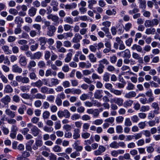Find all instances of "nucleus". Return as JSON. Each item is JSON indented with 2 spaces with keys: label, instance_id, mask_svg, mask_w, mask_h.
<instances>
[{
  "label": "nucleus",
  "instance_id": "23",
  "mask_svg": "<svg viewBox=\"0 0 160 160\" xmlns=\"http://www.w3.org/2000/svg\"><path fill=\"white\" fill-rule=\"evenodd\" d=\"M51 83L49 85V87H52L54 86H56L59 84L58 80L56 78H52L51 79Z\"/></svg>",
  "mask_w": 160,
  "mask_h": 160
},
{
  "label": "nucleus",
  "instance_id": "51",
  "mask_svg": "<svg viewBox=\"0 0 160 160\" xmlns=\"http://www.w3.org/2000/svg\"><path fill=\"white\" fill-rule=\"evenodd\" d=\"M103 122V120L102 119H97L92 122V123L95 125H98L102 124Z\"/></svg>",
  "mask_w": 160,
  "mask_h": 160
},
{
  "label": "nucleus",
  "instance_id": "32",
  "mask_svg": "<svg viewBox=\"0 0 160 160\" xmlns=\"http://www.w3.org/2000/svg\"><path fill=\"white\" fill-rule=\"evenodd\" d=\"M36 63L35 61L34 60H31L29 62L27 66V68L29 70H30L32 68V67H35L36 66Z\"/></svg>",
  "mask_w": 160,
  "mask_h": 160
},
{
  "label": "nucleus",
  "instance_id": "41",
  "mask_svg": "<svg viewBox=\"0 0 160 160\" xmlns=\"http://www.w3.org/2000/svg\"><path fill=\"white\" fill-rule=\"evenodd\" d=\"M144 25L146 27H152L151 20H146L145 22Z\"/></svg>",
  "mask_w": 160,
  "mask_h": 160
},
{
  "label": "nucleus",
  "instance_id": "1",
  "mask_svg": "<svg viewBox=\"0 0 160 160\" xmlns=\"http://www.w3.org/2000/svg\"><path fill=\"white\" fill-rule=\"evenodd\" d=\"M57 115L59 118H62L64 117L66 118H68L70 117V114L68 110L65 109L63 111H58L57 113Z\"/></svg>",
  "mask_w": 160,
  "mask_h": 160
},
{
  "label": "nucleus",
  "instance_id": "40",
  "mask_svg": "<svg viewBox=\"0 0 160 160\" xmlns=\"http://www.w3.org/2000/svg\"><path fill=\"white\" fill-rule=\"evenodd\" d=\"M112 86L111 84V92L113 93L114 94L117 95H121L122 91L117 90H114L113 89H111Z\"/></svg>",
  "mask_w": 160,
  "mask_h": 160
},
{
  "label": "nucleus",
  "instance_id": "37",
  "mask_svg": "<svg viewBox=\"0 0 160 160\" xmlns=\"http://www.w3.org/2000/svg\"><path fill=\"white\" fill-rule=\"evenodd\" d=\"M80 117L81 116L79 114L77 113H74L71 116V118L73 121H75L79 119Z\"/></svg>",
  "mask_w": 160,
  "mask_h": 160
},
{
  "label": "nucleus",
  "instance_id": "50",
  "mask_svg": "<svg viewBox=\"0 0 160 160\" xmlns=\"http://www.w3.org/2000/svg\"><path fill=\"white\" fill-rule=\"evenodd\" d=\"M139 11V10L137 8L134 7L132 10L129 11L128 13L130 15H132L133 14L137 13Z\"/></svg>",
  "mask_w": 160,
  "mask_h": 160
},
{
  "label": "nucleus",
  "instance_id": "30",
  "mask_svg": "<svg viewBox=\"0 0 160 160\" xmlns=\"http://www.w3.org/2000/svg\"><path fill=\"white\" fill-rule=\"evenodd\" d=\"M34 97H33L34 98H36L37 99H45L46 98L45 95H43L40 93H37L34 95Z\"/></svg>",
  "mask_w": 160,
  "mask_h": 160
},
{
  "label": "nucleus",
  "instance_id": "48",
  "mask_svg": "<svg viewBox=\"0 0 160 160\" xmlns=\"http://www.w3.org/2000/svg\"><path fill=\"white\" fill-rule=\"evenodd\" d=\"M38 65L40 68H44L46 66L45 63L43 61H40L38 63Z\"/></svg>",
  "mask_w": 160,
  "mask_h": 160
},
{
  "label": "nucleus",
  "instance_id": "55",
  "mask_svg": "<svg viewBox=\"0 0 160 160\" xmlns=\"http://www.w3.org/2000/svg\"><path fill=\"white\" fill-rule=\"evenodd\" d=\"M124 124L126 126H130L132 125V123L129 118H127L125 119Z\"/></svg>",
  "mask_w": 160,
  "mask_h": 160
},
{
  "label": "nucleus",
  "instance_id": "34",
  "mask_svg": "<svg viewBox=\"0 0 160 160\" xmlns=\"http://www.w3.org/2000/svg\"><path fill=\"white\" fill-rule=\"evenodd\" d=\"M105 123L103 124V128L105 129L108 127L110 125V118H109L104 120Z\"/></svg>",
  "mask_w": 160,
  "mask_h": 160
},
{
  "label": "nucleus",
  "instance_id": "28",
  "mask_svg": "<svg viewBox=\"0 0 160 160\" xmlns=\"http://www.w3.org/2000/svg\"><path fill=\"white\" fill-rule=\"evenodd\" d=\"M132 50H135L136 49L137 51L138 52H141L142 50V49L141 47L136 44H134L131 48Z\"/></svg>",
  "mask_w": 160,
  "mask_h": 160
},
{
  "label": "nucleus",
  "instance_id": "24",
  "mask_svg": "<svg viewBox=\"0 0 160 160\" xmlns=\"http://www.w3.org/2000/svg\"><path fill=\"white\" fill-rule=\"evenodd\" d=\"M13 91V89L9 85H7L4 88V92L6 93H11Z\"/></svg>",
  "mask_w": 160,
  "mask_h": 160
},
{
  "label": "nucleus",
  "instance_id": "5",
  "mask_svg": "<svg viewBox=\"0 0 160 160\" xmlns=\"http://www.w3.org/2000/svg\"><path fill=\"white\" fill-rule=\"evenodd\" d=\"M47 18L48 19H51L54 22L59 23V17L58 16L55 15H52V14H50L48 15L47 16Z\"/></svg>",
  "mask_w": 160,
  "mask_h": 160
},
{
  "label": "nucleus",
  "instance_id": "36",
  "mask_svg": "<svg viewBox=\"0 0 160 160\" xmlns=\"http://www.w3.org/2000/svg\"><path fill=\"white\" fill-rule=\"evenodd\" d=\"M88 3H89L88 8L90 9H92L93 5L96 4L97 3V2L96 0H88Z\"/></svg>",
  "mask_w": 160,
  "mask_h": 160
},
{
  "label": "nucleus",
  "instance_id": "49",
  "mask_svg": "<svg viewBox=\"0 0 160 160\" xmlns=\"http://www.w3.org/2000/svg\"><path fill=\"white\" fill-rule=\"evenodd\" d=\"M73 26L68 24H65L63 26V28L64 30L65 31H68L71 30Z\"/></svg>",
  "mask_w": 160,
  "mask_h": 160
},
{
  "label": "nucleus",
  "instance_id": "54",
  "mask_svg": "<svg viewBox=\"0 0 160 160\" xmlns=\"http://www.w3.org/2000/svg\"><path fill=\"white\" fill-rule=\"evenodd\" d=\"M134 88V85L131 82H128V83L126 88L128 90H132Z\"/></svg>",
  "mask_w": 160,
  "mask_h": 160
},
{
  "label": "nucleus",
  "instance_id": "62",
  "mask_svg": "<svg viewBox=\"0 0 160 160\" xmlns=\"http://www.w3.org/2000/svg\"><path fill=\"white\" fill-rule=\"evenodd\" d=\"M12 99L14 102L16 103H18L20 101V97L18 95L13 96L12 97Z\"/></svg>",
  "mask_w": 160,
  "mask_h": 160
},
{
  "label": "nucleus",
  "instance_id": "39",
  "mask_svg": "<svg viewBox=\"0 0 160 160\" xmlns=\"http://www.w3.org/2000/svg\"><path fill=\"white\" fill-rule=\"evenodd\" d=\"M89 58L92 62H96L97 58L92 53H91L88 55Z\"/></svg>",
  "mask_w": 160,
  "mask_h": 160
},
{
  "label": "nucleus",
  "instance_id": "43",
  "mask_svg": "<svg viewBox=\"0 0 160 160\" xmlns=\"http://www.w3.org/2000/svg\"><path fill=\"white\" fill-rule=\"evenodd\" d=\"M42 22L44 24V25L42 26V27L43 28H46V27L48 28L51 25V22L49 21L44 20Z\"/></svg>",
  "mask_w": 160,
  "mask_h": 160
},
{
  "label": "nucleus",
  "instance_id": "18",
  "mask_svg": "<svg viewBox=\"0 0 160 160\" xmlns=\"http://www.w3.org/2000/svg\"><path fill=\"white\" fill-rule=\"evenodd\" d=\"M156 29L154 28H149L146 29L145 33L147 35L154 34Z\"/></svg>",
  "mask_w": 160,
  "mask_h": 160
},
{
  "label": "nucleus",
  "instance_id": "17",
  "mask_svg": "<svg viewBox=\"0 0 160 160\" xmlns=\"http://www.w3.org/2000/svg\"><path fill=\"white\" fill-rule=\"evenodd\" d=\"M31 85L34 87H36L39 88L43 85V82L41 80L39 79L35 82L32 83Z\"/></svg>",
  "mask_w": 160,
  "mask_h": 160
},
{
  "label": "nucleus",
  "instance_id": "12",
  "mask_svg": "<svg viewBox=\"0 0 160 160\" xmlns=\"http://www.w3.org/2000/svg\"><path fill=\"white\" fill-rule=\"evenodd\" d=\"M37 9L33 7H31L28 10V14L31 17H34L36 14Z\"/></svg>",
  "mask_w": 160,
  "mask_h": 160
},
{
  "label": "nucleus",
  "instance_id": "2",
  "mask_svg": "<svg viewBox=\"0 0 160 160\" xmlns=\"http://www.w3.org/2000/svg\"><path fill=\"white\" fill-rule=\"evenodd\" d=\"M102 24L105 27L102 28V30L105 32L106 34H107V36H109V29L108 27L110 26V22L108 21L104 22H103Z\"/></svg>",
  "mask_w": 160,
  "mask_h": 160
},
{
  "label": "nucleus",
  "instance_id": "61",
  "mask_svg": "<svg viewBox=\"0 0 160 160\" xmlns=\"http://www.w3.org/2000/svg\"><path fill=\"white\" fill-rule=\"evenodd\" d=\"M61 126L60 121H57L55 123V128L56 130L59 129L61 128Z\"/></svg>",
  "mask_w": 160,
  "mask_h": 160
},
{
  "label": "nucleus",
  "instance_id": "64",
  "mask_svg": "<svg viewBox=\"0 0 160 160\" xmlns=\"http://www.w3.org/2000/svg\"><path fill=\"white\" fill-rule=\"evenodd\" d=\"M99 113V111L97 109H94L93 111L92 114L93 115L94 117H97Z\"/></svg>",
  "mask_w": 160,
  "mask_h": 160
},
{
  "label": "nucleus",
  "instance_id": "4",
  "mask_svg": "<svg viewBox=\"0 0 160 160\" xmlns=\"http://www.w3.org/2000/svg\"><path fill=\"white\" fill-rule=\"evenodd\" d=\"M32 134L35 137L37 136L40 132V130L36 126H34L31 129Z\"/></svg>",
  "mask_w": 160,
  "mask_h": 160
},
{
  "label": "nucleus",
  "instance_id": "15",
  "mask_svg": "<svg viewBox=\"0 0 160 160\" xmlns=\"http://www.w3.org/2000/svg\"><path fill=\"white\" fill-rule=\"evenodd\" d=\"M122 57L124 58H130L131 54L129 50L128 49H126L124 51H123Z\"/></svg>",
  "mask_w": 160,
  "mask_h": 160
},
{
  "label": "nucleus",
  "instance_id": "14",
  "mask_svg": "<svg viewBox=\"0 0 160 160\" xmlns=\"http://www.w3.org/2000/svg\"><path fill=\"white\" fill-rule=\"evenodd\" d=\"M74 133L73 135L74 139H76L80 137V135L79 134L80 131L78 128H75L74 130Z\"/></svg>",
  "mask_w": 160,
  "mask_h": 160
},
{
  "label": "nucleus",
  "instance_id": "35",
  "mask_svg": "<svg viewBox=\"0 0 160 160\" xmlns=\"http://www.w3.org/2000/svg\"><path fill=\"white\" fill-rule=\"evenodd\" d=\"M133 102V101L132 100H128L124 103V107L127 108L131 106Z\"/></svg>",
  "mask_w": 160,
  "mask_h": 160
},
{
  "label": "nucleus",
  "instance_id": "45",
  "mask_svg": "<svg viewBox=\"0 0 160 160\" xmlns=\"http://www.w3.org/2000/svg\"><path fill=\"white\" fill-rule=\"evenodd\" d=\"M29 77L30 79L32 80H36L38 79L35 72H34L30 73L29 74Z\"/></svg>",
  "mask_w": 160,
  "mask_h": 160
},
{
  "label": "nucleus",
  "instance_id": "38",
  "mask_svg": "<svg viewBox=\"0 0 160 160\" xmlns=\"http://www.w3.org/2000/svg\"><path fill=\"white\" fill-rule=\"evenodd\" d=\"M150 108L149 106L142 105L140 108V111L142 112H145L149 110Z\"/></svg>",
  "mask_w": 160,
  "mask_h": 160
},
{
  "label": "nucleus",
  "instance_id": "59",
  "mask_svg": "<svg viewBox=\"0 0 160 160\" xmlns=\"http://www.w3.org/2000/svg\"><path fill=\"white\" fill-rule=\"evenodd\" d=\"M123 128L121 125H118L116 127V132L118 133H121L122 132Z\"/></svg>",
  "mask_w": 160,
  "mask_h": 160
},
{
  "label": "nucleus",
  "instance_id": "44",
  "mask_svg": "<svg viewBox=\"0 0 160 160\" xmlns=\"http://www.w3.org/2000/svg\"><path fill=\"white\" fill-rule=\"evenodd\" d=\"M72 56V54L71 53H68L65 59V62H69L71 59Z\"/></svg>",
  "mask_w": 160,
  "mask_h": 160
},
{
  "label": "nucleus",
  "instance_id": "9",
  "mask_svg": "<svg viewBox=\"0 0 160 160\" xmlns=\"http://www.w3.org/2000/svg\"><path fill=\"white\" fill-rule=\"evenodd\" d=\"M103 92L102 90H96L94 93V97L96 99H99L102 97V93Z\"/></svg>",
  "mask_w": 160,
  "mask_h": 160
},
{
  "label": "nucleus",
  "instance_id": "31",
  "mask_svg": "<svg viewBox=\"0 0 160 160\" xmlns=\"http://www.w3.org/2000/svg\"><path fill=\"white\" fill-rule=\"evenodd\" d=\"M73 146V148L75 149L77 152L81 151L83 149V147L82 146L78 145V143L77 142H75Z\"/></svg>",
  "mask_w": 160,
  "mask_h": 160
},
{
  "label": "nucleus",
  "instance_id": "60",
  "mask_svg": "<svg viewBox=\"0 0 160 160\" xmlns=\"http://www.w3.org/2000/svg\"><path fill=\"white\" fill-rule=\"evenodd\" d=\"M55 102L57 105L58 106H61L62 105V100L59 98L58 97H57L56 98L55 100Z\"/></svg>",
  "mask_w": 160,
  "mask_h": 160
},
{
  "label": "nucleus",
  "instance_id": "52",
  "mask_svg": "<svg viewBox=\"0 0 160 160\" xmlns=\"http://www.w3.org/2000/svg\"><path fill=\"white\" fill-rule=\"evenodd\" d=\"M38 44L37 43L35 45H32L30 47V49L32 51H34L38 48Z\"/></svg>",
  "mask_w": 160,
  "mask_h": 160
},
{
  "label": "nucleus",
  "instance_id": "8",
  "mask_svg": "<svg viewBox=\"0 0 160 160\" xmlns=\"http://www.w3.org/2000/svg\"><path fill=\"white\" fill-rule=\"evenodd\" d=\"M12 70L14 72L20 73L22 71V69L16 64L12 66Z\"/></svg>",
  "mask_w": 160,
  "mask_h": 160
},
{
  "label": "nucleus",
  "instance_id": "27",
  "mask_svg": "<svg viewBox=\"0 0 160 160\" xmlns=\"http://www.w3.org/2000/svg\"><path fill=\"white\" fill-rule=\"evenodd\" d=\"M38 41L39 42L40 45H45L46 43L47 38L44 37H40L39 38Z\"/></svg>",
  "mask_w": 160,
  "mask_h": 160
},
{
  "label": "nucleus",
  "instance_id": "25",
  "mask_svg": "<svg viewBox=\"0 0 160 160\" xmlns=\"http://www.w3.org/2000/svg\"><path fill=\"white\" fill-rule=\"evenodd\" d=\"M64 22L69 24H72L74 22L73 19L70 17H66L64 19Z\"/></svg>",
  "mask_w": 160,
  "mask_h": 160
},
{
  "label": "nucleus",
  "instance_id": "21",
  "mask_svg": "<svg viewBox=\"0 0 160 160\" xmlns=\"http://www.w3.org/2000/svg\"><path fill=\"white\" fill-rule=\"evenodd\" d=\"M5 113L7 115L12 118H14L15 116V112L10 110L9 109H6Z\"/></svg>",
  "mask_w": 160,
  "mask_h": 160
},
{
  "label": "nucleus",
  "instance_id": "6",
  "mask_svg": "<svg viewBox=\"0 0 160 160\" xmlns=\"http://www.w3.org/2000/svg\"><path fill=\"white\" fill-rule=\"evenodd\" d=\"M151 107L154 109V110L153 111V112L155 113L156 114H159V108L157 102H153L151 104Z\"/></svg>",
  "mask_w": 160,
  "mask_h": 160
},
{
  "label": "nucleus",
  "instance_id": "10",
  "mask_svg": "<svg viewBox=\"0 0 160 160\" xmlns=\"http://www.w3.org/2000/svg\"><path fill=\"white\" fill-rule=\"evenodd\" d=\"M19 62L21 66H25L27 64L26 58L24 56L20 57Z\"/></svg>",
  "mask_w": 160,
  "mask_h": 160
},
{
  "label": "nucleus",
  "instance_id": "26",
  "mask_svg": "<svg viewBox=\"0 0 160 160\" xmlns=\"http://www.w3.org/2000/svg\"><path fill=\"white\" fill-rule=\"evenodd\" d=\"M2 48L6 54H8L11 53V51L9 49V47L7 45L2 47Z\"/></svg>",
  "mask_w": 160,
  "mask_h": 160
},
{
  "label": "nucleus",
  "instance_id": "13",
  "mask_svg": "<svg viewBox=\"0 0 160 160\" xmlns=\"http://www.w3.org/2000/svg\"><path fill=\"white\" fill-rule=\"evenodd\" d=\"M77 6V4L74 2L72 3L71 4H67L65 6V9H73L76 8Z\"/></svg>",
  "mask_w": 160,
  "mask_h": 160
},
{
  "label": "nucleus",
  "instance_id": "56",
  "mask_svg": "<svg viewBox=\"0 0 160 160\" xmlns=\"http://www.w3.org/2000/svg\"><path fill=\"white\" fill-rule=\"evenodd\" d=\"M55 97L53 95H50L47 97V100L51 102H53L55 100Z\"/></svg>",
  "mask_w": 160,
  "mask_h": 160
},
{
  "label": "nucleus",
  "instance_id": "57",
  "mask_svg": "<svg viewBox=\"0 0 160 160\" xmlns=\"http://www.w3.org/2000/svg\"><path fill=\"white\" fill-rule=\"evenodd\" d=\"M81 91L79 89H72V93L73 94H79L81 93Z\"/></svg>",
  "mask_w": 160,
  "mask_h": 160
},
{
  "label": "nucleus",
  "instance_id": "53",
  "mask_svg": "<svg viewBox=\"0 0 160 160\" xmlns=\"http://www.w3.org/2000/svg\"><path fill=\"white\" fill-rule=\"evenodd\" d=\"M50 113L48 111H45L42 114V117L44 119H48L49 117Z\"/></svg>",
  "mask_w": 160,
  "mask_h": 160
},
{
  "label": "nucleus",
  "instance_id": "29",
  "mask_svg": "<svg viewBox=\"0 0 160 160\" xmlns=\"http://www.w3.org/2000/svg\"><path fill=\"white\" fill-rule=\"evenodd\" d=\"M26 109V106L24 105H23L21 107L19 108L18 110V112L20 114H23L24 112V111Z\"/></svg>",
  "mask_w": 160,
  "mask_h": 160
},
{
  "label": "nucleus",
  "instance_id": "47",
  "mask_svg": "<svg viewBox=\"0 0 160 160\" xmlns=\"http://www.w3.org/2000/svg\"><path fill=\"white\" fill-rule=\"evenodd\" d=\"M25 53L28 58H30L31 59H32L33 54L31 51L28 50L27 51L25 52Z\"/></svg>",
  "mask_w": 160,
  "mask_h": 160
},
{
  "label": "nucleus",
  "instance_id": "22",
  "mask_svg": "<svg viewBox=\"0 0 160 160\" xmlns=\"http://www.w3.org/2000/svg\"><path fill=\"white\" fill-rule=\"evenodd\" d=\"M136 95V93L134 91H132L126 93L125 97L126 98H130L132 97H134Z\"/></svg>",
  "mask_w": 160,
  "mask_h": 160
},
{
  "label": "nucleus",
  "instance_id": "20",
  "mask_svg": "<svg viewBox=\"0 0 160 160\" xmlns=\"http://www.w3.org/2000/svg\"><path fill=\"white\" fill-rule=\"evenodd\" d=\"M42 55V54L40 52H37L34 53L33 55L32 59H39Z\"/></svg>",
  "mask_w": 160,
  "mask_h": 160
},
{
  "label": "nucleus",
  "instance_id": "11",
  "mask_svg": "<svg viewBox=\"0 0 160 160\" xmlns=\"http://www.w3.org/2000/svg\"><path fill=\"white\" fill-rule=\"evenodd\" d=\"M123 99L121 98H113L111 101V102H114L119 106L122 105L123 104Z\"/></svg>",
  "mask_w": 160,
  "mask_h": 160
},
{
  "label": "nucleus",
  "instance_id": "58",
  "mask_svg": "<svg viewBox=\"0 0 160 160\" xmlns=\"http://www.w3.org/2000/svg\"><path fill=\"white\" fill-rule=\"evenodd\" d=\"M9 12L10 13L15 16L18 13L17 10L14 8H10L9 10Z\"/></svg>",
  "mask_w": 160,
  "mask_h": 160
},
{
  "label": "nucleus",
  "instance_id": "33",
  "mask_svg": "<svg viewBox=\"0 0 160 160\" xmlns=\"http://www.w3.org/2000/svg\"><path fill=\"white\" fill-rule=\"evenodd\" d=\"M104 66L102 64L100 63L98 65V67L97 68V72L99 74L102 73L103 72V69Z\"/></svg>",
  "mask_w": 160,
  "mask_h": 160
},
{
  "label": "nucleus",
  "instance_id": "16",
  "mask_svg": "<svg viewBox=\"0 0 160 160\" xmlns=\"http://www.w3.org/2000/svg\"><path fill=\"white\" fill-rule=\"evenodd\" d=\"M11 98L8 95H6L5 97L2 98L1 100V102L5 104H7L8 102H10Z\"/></svg>",
  "mask_w": 160,
  "mask_h": 160
},
{
  "label": "nucleus",
  "instance_id": "7",
  "mask_svg": "<svg viewBox=\"0 0 160 160\" xmlns=\"http://www.w3.org/2000/svg\"><path fill=\"white\" fill-rule=\"evenodd\" d=\"M82 38V37L80 34L76 33L72 40V42L73 43L78 42Z\"/></svg>",
  "mask_w": 160,
  "mask_h": 160
},
{
  "label": "nucleus",
  "instance_id": "46",
  "mask_svg": "<svg viewBox=\"0 0 160 160\" xmlns=\"http://www.w3.org/2000/svg\"><path fill=\"white\" fill-rule=\"evenodd\" d=\"M103 80L106 82H107L109 80V73L106 72L104 74L103 76Z\"/></svg>",
  "mask_w": 160,
  "mask_h": 160
},
{
  "label": "nucleus",
  "instance_id": "63",
  "mask_svg": "<svg viewBox=\"0 0 160 160\" xmlns=\"http://www.w3.org/2000/svg\"><path fill=\"white\" fill-rule=\"evenodd\" d=\"M132 26V24L131 23H128L125 24V26L124 28L125 30L127 31L130 30Z\"/></svg>",
  "mask_w": 160,
  "mask_h": 160
},
{
  "label": "nucleus",
  "instance_id": "42",
  "mask_svg": "<svg viewBox=\"0 0 160 160\" xmlns=\"http://www.w3.org/2000/svg\"><path fill=\"white\" fill-rule=\"evenodd\" d=\"M43 130L46 132H50L53 130V128L52 127H48L47 126L43 128Z\"/></svg>",
  "mask_w": 160,
  "mask_h": 160
},
{
  "label": "nucleus",
  "instance_id": "19",
  "mask_svg": "<svg viewBox=\"0 0 160 160\" xmlns=\"http://www.w3.org/2000/svg\"><path fill=\"white\" fill-rule=\"evenodd\" d=\"M140 5L139 7L142 9H145L146 7V1L145 0H138Z\"/></svg>",
  "mask_w": 160,
  "mask_h": 160
},
{
  "label": "nucleus",
  "instance_id": "3",
  "mask_svg": "<svg viewBox=\"0 0 160 160\" xmlns=\"http://www.w3.org/2000/svg\"><path fill=\"white\" fill-rule=\"evenodd\" d=\"M56 31V28L53 25H51L47 28V34L49 37L52 36Z\"/></svg>",
  "mask_w": 160,
  "mask_h": 160
}]
</instances>
